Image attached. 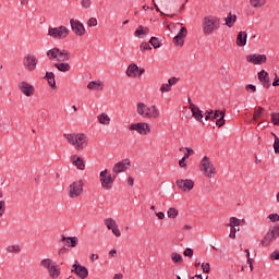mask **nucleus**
I'll list each match as a JSON object with an SVG mask.
<instances>
[{"label":"nucleus","instance_id":"obj_14","mask_svg":"<svg viewBox=\"0 0 279 279\" xmlns=\"http://www.w3.org/2000/svg\"><path fill=\"white\" fill-rule=\"evenodd\" d=\"M104 223H105L106 228L111 230V232L114 236H117V238L121 236V230H119V225L117 223V220H114L113 218H106L104 220Z\"/></svg>","mask_w":279,"mask_h":279},{"label":"nucleus","instance_id":"obj_6","mask_svg":"<svg viewBox=\"0 0 279 279\" xmlns=\"http://www.w3.org/2000/svg\"><path fill=\"white\" fill-rule=\"evenodd\" d=\"M69 28L66 26H59V27H50L48 29V36L54 38L56 40H64L69 36Z\"/></svg>","mask_w":279,"mask_h":279},{"label":"nucleus","instance_id":"obj_7","mask_svg":"<svg viewBox=\"0 0 279 279\" xmlns=\"http://www.w3.org/2000/svg\"><path fill=\"white\" fill-rule=\"evenodd\" d=\"M99 182L105 191H110L114 186V178L112 179V174H108V169L100 171Z\"/></svg>","mask_w":279,"mask_h":279},{"label":"nucleus","instance_id":"obj_42","mask_svg":"<svg viewBox=\"0 0 279 279\" xmlns=\"http://www.w3.org/2000/svg\"><path fill=\"white\" fill-rule=\"evenodd\" d=\"M271 123L274 125H279V113L278 112H272L270 114Z\"/></svg>","mask_w":279,"mask_h":279},{"label":"nucleus","instance_id":"obj_1","mask_svg":"<svg viewBox=\"0 0 279 279\" xmlns=\"http://www.w3.org/2000/svg\"><path fill=\"white\" fill-rule=\"evenodd\" d=\"M46 56L51 62H58L54 63V69L61 73L71 71V64L66 63L71 60V53L69 50H62L58 47H53L47 51Z\"/></svg>","mask_w":279,"mask_h":279},{"label":"nucleus","instance_id":"obj_55","mask_svg":"<svg viewBox=\"0 0 279 279\" xmlns=\"http://www.w3.org/2000/svg\"><path fill=\"white\" fill-rule=\"evenodd\" d=\"M271 260H279V251L276 250L270 254Z\"/></svg>","mask_w":279,"mask_h":279},{"label":"nucleus","instance_id":"obj_19","mask_svg":"<svg viewBox=\"0 0 279 279\" xmlns=\"http://www.w3.org/2000/svg\"><path fill=\"white\" fill-rule=\"evenodd\" d=\"M213 121H216L218 128H223V125H226V112L216 110L213 116Z\"/></svg>","mask_w":279,"mask_h":279},{"label":"nucleus","instance_id":"obj_18","mask_svg":"<svg viewBox=\"0 0 279 279\" xmlns=\"http://www.w3.org/2000/svg\"><path fill=\"white\" fill-rule=\"evenodd\" d=\"M189 34V29L186 27H181L177 36L173 38L174 45L178 47L184 46V39L186 38V35Z\"/></svg>","mask_w":279,"mask_h":279},{"label":"nucleus","instance_id":"obj_47","mask_svg":"<svg viewBox=\"0 0 279 279\" xmlns=\"http://www.w3.org/2000/svg\"><path fill=\"white\" fill-rule=\"evenodd\" d=\"M274 149H275V154H279V137H278V135H275Z\"/></svg>","mask_w":279,"mask_h":279},{"label":"nucleus","instance_id":"obj_63","mask_svg":"<svg viewBox=\"0 0 279 279\" xmlns=\"http://www.w3.org/2000/svg\"><path fill=\"white\" fill-rule=\"evenodd\" d=\"M109 256H112L113 258H117V250L112 248V250L109 252Z\"/></svg>","mask_w":279,"mask_h":279},{"label":"nucleus","instance_id":"obj_49","mask_svg":"<svg viewBox=\"0 0 279 279\" xmlns=\"http://www.w3.org/2000/svg\"><path fill=\"white\" fill-rule=\"evenodd\" d=\"M87 25H88V27H97V19L96 17H90L87 21Z\"/></svg>","mask_w":279,"mask_h":279},{"label":"nucleus","instance_id":"obj_43","mask_svg":"<svg viewBox=\"0 0 279 279\" xmlns=\"http://www.w3.org/2000/svg\"><path fill=\"white\" fill-rule=\"evenodd\" d=\"M81 5L84 10H88L90 5H93V1L90 0H81Z\"/></svg>","mask_w":279,"mask_h":279},{"label":"nucleus","instance_id":"obj_64","mask_svg":"<svg viewBox=\"0 0 279 279\" xmlns=\"http://www.w3.org/2000/svg\"><path fill=\"white\" fill-rule=\"evenodd\" d=\"M113 279H123V274H116Z\"/></svg>","mask_w":279,"mask_h":279},{"label":"nucleus","instance_id":"obj_46","mask_svg":"<svg viewBox=\"0 0 279 279\" xmlns=\"http://www.w3.org/2000/svg\"><path fill=\"white\" fill-rule=\"evenodd\" d=\"M5 215V201H0V219Z\"/></svg>","mask_w":279,"mask_h":279},{"label":"nucleus","instance_id":"obj_39","mask_svg":"<svg viewBox=\"0 0 279 279\" xmlns=\"http://www.w3.org/2000/svg\"><path fill=\"white\" fill-rule=\"evenodd\" d=\"M228 226H229V228H236V227L241 226V220H239V218H236V217H231L229 219Z\"/></svg>","mask_w":279,"mask_h":279},{"label":"nucleus","instance_id":"obj_17","mask_svg":"<svg viewBox=\"0 0 279 279\" xmlns=\"http://www.w3.org/2000/svg\"><path fill=\"white\" fill-rule=\"evenodd\" d=\"M177 186L184 192L193 191V189L195 187V182H193V180L191 179H179L177 180Z\"/></svg>","mask_w":279,"mask_h":279},{"label":"nucleus","instance_id":"obj_9","mask_svg":"<svg viewBox=\"0 0 279 279\" xmlns=\"http://www.w3.org/2000/svg\"><path fill=\"white\" fill-rule=\"evenodd\" d=\"M23 66L28 73H34L38 66V58L32 53L26 54L23 59Z\"/></svg>","mask_w":279,"mask_h":279},{"label":"nucleus","instance_id":"obj_10","mask_svg":"<svg viewBox=\"0 0 279 279\" xmlns=\"http://www.w3.org/2000/svg\"><path fill=\"white\" fill-rule=\"evenodd\" d=\"M132 167V161L130 159L125 158L122 159L121 161L117 162L113 168H112V174L113 178H117L119 173H125L129 169Z\"/></svg>","mask_w":279,"mask_h":279},{"label":"nucleus","instance_id":"obj_11","mask_svg":"<svg viewBox=\"0 0 279 279\" xmlns=\"http://www.w3.org/2000/svg\"><path fill=\"white\" fill-rule=\"evenodd\" d=\"M131 132H137L142 136H147L151 132V129L149 128V123L147 122H137V123H132L129 128Z\"/></svg>","mask_w":279,"mask_h":279},{"label":"nucleus","instance_id":"obj_31","mask_svg":"<svg viewBox=\"0 0 279 279\" xmlns=\"http://www.w3.org/2000/svg\"><path fill=\"white\" fill-rule=\"evenodd\" d=\"M236 23V15H232V13H229L228 16L225 19V25L227 27H233Z\"/></svg>","mask_w":279,"mask_h":279},{"label":"nucleus","instance_id":"obj_41","mask_svg":"<svg viewBox=\"0 0 279 279\" xmlns=\"http://www.w3.org/2000/svg\"><path fill=\"white\" fill-rule=\"evenodd\" d=\"M268 232H270L275 239H278L279 238V225H276L272 228H270L268 230Z\"/></svg>","mask_w":279,"mask_h":279},{"label":"nucleus","instance_id":"obj_21","mask_svg":"<svg viewBox=\"0 0 279 279\" xmlns=\"http://www.w3.org/2000/svg\"><path fill=\"white\" fill-rule=\"evenodd\" d=\"M72 165L76 167L80 171H84L86 169V165L84 163V158L77 156V155H72L71 156Z\"/></svg>","mask_w":279,"mask_h":279},{"label":"nucleus","instance_id":"obj_48","mask_svg":"<svg viewBox=\"0 0 279 279\" xmlns=\"http://www.w3.org/2000/svg\"><path fill=\"white\" fill-rule=\"evenodd\" d=\"M141 51H150L151 46L147 43H142L140 46Z\"/></svg>","mask_w":279,"mask_h":279},{"label":"nucleus","instance_id":"obj_3","mask_svg":"<svg viewBox=\"0 0 279 279\" xmlns=\"http://www.w3.org/2000/svg\"><path fill=\"white\" fill-rule=\"evenodd\" d=\"M221 27V20L215 15H207L202 21V29L205 36H213Z\"/></svg>","mask_w":279,"mask_h":279},{"label":"nucleus","instance_id":"obj_57","mask_svg":"<svg viewBox=\"0 0 279 279\" xmlns=\"http://www.w3.org/2000/svg\"><path fill=\"white\" fill-rule=\"evenodd\" d=\"M186 158L185 157H182L180 160H179V166L182 168V169H186Z\"/></svg>","mask_w":279,"mask_h":279},{"label":"nucleus","instance_id":"obj_4","mask_svg":"<svg viewBox=\"0 0 279 279\" xmlns=\"http://www.w3.org/2000/svg\"><path fill=\"white\" fill-rule=\"evenodd\" d=\"M136 112L142 119H158L160 117V111L156 105L149 107L145 102L136 104Z\"/></svg>","mask_w":279,"mask_h":279},{"label":"nucleus","instance_id":"obj_56","mask_svg":"<svg viewBox=\"0 0 279 279\" xmlns=\"http://www.w3.org/2000/svg\"><path fill=\"white\" fill-rule=\"evenodd\" d=\"M213 116H214L213 110L206 111V112H205V121H210V119H211V121H213Z\"/></svg>","mask_w":279,"mask_h":279},{"label":"nucleus","instance_id":"obj_12","mask_svg":"<svg viewBox=\"0 0 279 279\" xmlns=\"http://www.w3.org/2000/svg\"><path fill=\"white\" fill-rule=\"evenodd\" d=\"M17 88L25 97H33V95L36 93V88L34 87V85L29 84L26 81L20 82Z\"/></svg>","mask_w":279,"mask_h":279},{"label":"nucleus","instance_id":"obj_29","mask_svg":"<svg viewBox=\"0 0 279 279\" xmlns=\"http://www.w3.org/2000/svg\"><path fill=\"white\" fill-rule=\"evenodd\" d=\"M45 80L51 88H56V74L53 72H46Z\"/></svg>","mask_w":279,"mask_h":279},{"label":"nucleus","instance_id":"obj_44","mask_svg":"<svg viewBox=\"0 0 279 279\" xmlns=\"http://www.w3.org/2000/svg\"><path fill=\"white\" fill-rule=\"evenodd\" d=\"M186 153L184 154L183 157H185V159L189 160V158H191V156H193V154H195V150H193V148L191 147H185Z\"/></svg>","mask_w":279,"mask_h":279},{"label":"nucleus","instance_id":"obj_28","mask_svg":"<svg viewBox=\"0 0 279 279\" xmlns=\"http://www.w3.org/2000/svg\"><path fill=\"white\" fill-rule=\"evenodd\" d=\"M60 241H61V243L64 241L66 243H70L69 247H77V241H78L77 236H68L66 238L63 235Z\"/></svg>","mask_w":279,"mask_h":279},{"label":"nucleus","instance_id":"obj_13","mask_svg":"<svg viewBox=\"0 0 279 279\" xmlns=\"http://www.w3.org/2000/svg\"><path fill=\"white\" fill-rule=\"evenodd\" d=\"M70 25L72 32L76 34V36H84L86 34V27H84V24L80 22L78 20H70Z\"/></svg>","mask_w":279,"mask_h":279},{"label":"nucleus","instance_id":"obj_38","mask_svg":"<svg viewBox=\"0 0 279 279\" xmlns=\"http://www.w3.org/2000/svg\"><path fill=\"white\" fill-rule=\"evenodd\" d=\"M267 3V0H250L252 8H263Z\"/></svg>","mask_w":279,"mask_h":279},{"label":"nucleus","instance_id":"obj_50","mask_svg":"<svg viewBox=\"0 0 279 279\" xmlns=\"http://www.w3.org/2000/svg\"><path fill=\"white\" fill-rule=\"evenodd\" d=\"M183 255L186 256L187 258H193V248L187 247L184 250Z\"/></svg>","mask_w":279,"mask_h":279},{"label":"nucleus","instance_id":"obj_23","mask_svg":"<svg viewBox=\"0 0 279 279\" xmlns=\"http://www.w3.org/2000/svg\"><path fill=\"white\" fill-rule=\"evenodd\" d=\"M128 77H138V65L136 63H132L126 69Z\"/></svg>","mask_w":279,"mask_h":279},{"label":"nucleus","instance_id":"obj_53","mask_svg":"<svg viewBox=\"0 0 279 279\" xmlns=\"http://www.w3.org/2000/svg\"><path fill=\"white\" fill-rule=\"evenodd\" d=\"M245 90H246L247 93H256V85H254V84H248V85L245 86Z\"/></svg>","mask_w":279,"mask_h":279},{"label":"nucleus","instance_id":"obj_59","mask_svg":"<svg viewBox=\"0 0 279 279\" xmlns=\"http://www.w3.org/2000/svg\"><path fill=\"white\" fill-rule=\"evenodd\" d=\"M272 86H279V77L278 74L275 73V80L272 82Z\"/></svg>","mask_w":279,"mask_h":279},{"label":"nucleus","instance_id":"obj_5","mask_svg":"<svg viewBox=\"0 0 279 279\" xmlns=\"http://www.w3.org/2000/svg\"><path fill=\"white\" fill-rule=\"evenodd\" d=\"M199 168L204 175H206V178L210 179L217 175L215 165H213V161H210V158L208 156H204L202 158Z\"/></svg>","mask_w":279,"mask_h":279},{"label":"nucleus","instance_id":"obj_40","mask_svg":"<svg viewBox=\"0 0 279 279\" xmlns=\"http://www.w3.org/2000/svg\"><path fill=\"white\" fill-rule=\"evenodd\" d=\"M149 44L151 47H154V49H160V39H158V37H151L149 39Z\"/></svg>","mask_w":279,"mask_h":279},{"label":"nucleus","instance_id":"obj_54","mask_svg":"<svg viewBox=\"0 0 279 279\" xmlns=\"http://www.w3.org/2000/svg\"><path fill=\"white\" fill-rule=\"evenodd\" d=\"M178 82H180V78L172 76L171 78L168 80V84L169 86H175V84H178Z\"/></svg>","mask_w":279,"mask_h":279},{"label":"nucleus","instance_id":"obj_20","mask_svg":"<svg viewBox=\"0 0 279 279\" xmlns=\"http://www.w3.org/2000/svg\"><path fill=\"white\" fill-rule=\"evenodd\" d=\"M257 76L264 88H269L271 86V80L269 78V73H267V71L262 70L257 73Z\"/></svg>","mask_w":279,"mask_h":279},{"label":"nucleus","instance_id":"obj_52","mask_svg":"<svg viewBox=\"0 0 279 279\" xmlns=\"http://www.w3.org/2000/svg\"><path fill=\"white\" fill-rule=\"evenodd\" d=\"M268 219H269L272 223H276V221H279V215H278V214H270V215H268Z\"/></svg>","mask_w":279,"mask_h":279},{"label":"nucleus","instance_id":"obj_27","mask_svg":"<svg viewBox=\"0 0 279 279\" xmlns=\"http://www.w3.org/2000/svg\"><path fill=\"white\" fill-rule=\"evenodd\" d=\"M48 274L50 278H53V279L60 278V268H58V265H56V263H53L52 266L48 268Z\"/></svg>","mask_w":279,"mask_h":279},{"label":"nucleus","instance_id":"obj_35","mask_svg":"<svg viewBox=\"0 0 279 279\" xmlns=\"http://www.w3.org/2000/svg\"><path fill=\"white\" fill-rule=\"evenodd\" d=\"M53 266V260L51 258H44L40 262V267H44V269L49 270Z\"/></svg>","mask_w":279,"mask_h":279},{"label":"nucleus","instance_id":"obj_24","mask_svg":"<svg viewBox=\"0 0 279 279\" xmlns=\"http://www.w3.org/2000/svg\"><path fill=\"white\" fill-rule=\"evenodd\" d=\"M236 45L238 47H245V45H247V33L242 31L238 34Z\"/></svg>","mask_w":279,"mask_h":279},{"label":"nucleus","instance_id":"obj_37","mask_svg":"<svg viewBox=\"0 0 279 279\" xmlns=\"http://www.w3.org/2000/svg\"><path fill=\"white\" fill-rule=\"evenodd\" d=\"M180 215V211L175 209L174 207H170L167 211V216L169 219H175Z\"/></svg>","mask_w":279,"mask_h":279},{"label":"nucleus","instance_id":"obj_32","mask_svg":"<svg viewBox=\"0 0 279 279\" xmlns=\"http://www.w3.org/2000/svg\"><path fill=\"white\" fill-rule=\"evenodd\" d=\"M97 119L100 125H110V117L107 113H100Z\"/></svg>","mask_w":279,"mask_h":279},{"label":"nucleus","instance_id":"obj_51","mask_svg":"<svg viewBox=\"0 0 279 279\" xmlns=\"http://www.w3.org/2000/svg\"><path fill=\"white\" fill-rule=\"evenodd\" d=\"M202 270L204 274H210V264L206 263V264H202Z\"/></svg>","mask_w":279,"mask_h":279},{"label":"nucleus","instance_id":"obj_22","mask_svg":"<svg viewBox=\"0 0 279 279\" xmlns=\"http://www.w3.org/2000/svg\"><path fill=\"white\" fill-rule=\"evenodd\" d=\"M191 112H192V117L194 119H196V121H201V123L203 122L204 119V114L202 113V109H199V107H197L195 104H191Z\"/></svg>","mask_w":279,"mask_h":279},{"label":"nucleus","instance_id":"obj_61","mask_svg":"<svg viewBox=\"0 0 279 279\" xmlns=\"http://www.w3.org/2000/svg\"><path fill=\"white\" fill-rule=\"evenodd\" d=\"M160 93H169V89H167V85L166 84H162L160 86Z\"/></svg>","mask_w":279,"mask_h":279},{"label":"nucleus","instance_id":"obj_8","mask_svg":"<svg viewBox=\"0 0 279 279\" xmlns=\"http://www.w3.org/2000/svg\"><path fill=\"white\" fill-rule=\"evenodd\" d=\"M84 192V182L82 180L74 181L72 184H70L68 189L69 197L71 199H75V197H80L82 193Z\"/></svg>","mask_w":279,"mask_h":279},{"label":"nucleus","instance_id":"obj_16","mask_svg":"<svg viewBox=\"0 0 279 279\" xmlns=\"http://www.w3.org/2000/svg\"><path fill=\"white\" fill-rule=\"evenodd\" d=\"M246 62H250L251 64H265L267 62V56L266 54H258V53H252L246 56Z\"/></svg>","mask_w":279,"mask_h":279},{"label":"nucleus","instance_id":"obj_62","mask_svg":"<svg viewBox=\"0 0 279 279\" xmlns=\"http://www.w3.org/2000/svg\"><path fill=\"white\" fill-rule=\"evenodd\" d=\"M128 184H129V186H134V178L129 177L128 178Z\"/></svg>","mask_w":279,"mask_h":279},{"label":"nucleus","instance_id":"obj_36","mask_svg":"<svg viewBox=\"0 0 279 279\" xmlns=\"http://www.w3.org/2000/svg\"><path fill=\"white\" fill-rule=\"evenodd\" d=\"M263 112H265V108L258 107L255 109L254 114H253V121H258L260 117H263Z\"/></svg>","mask_w":279,"mask_h":279},{"label":"nucleus","instance_id":"obj_25","mask_svg":"<svg viewBox=\"0 0 279 279\" xmlns=\"http://www.w3.org/2000/svg\"><path fill=\"white\" fill-rule=\"evenodd\" d=\"M88 90H104V83L101 81H92L87 84Z\"/></svg>","mask_w":279,"mask_h":279},{"label":"nucleus","instance_id":"obj_33","mask_svg":"<svg viewBox=\"0 0 279 279\" xmlns=\"http://www.w3.org/2000/svg\"><path fill=\"white\" fill-rule=\"evenodd\" d=\"M5 251L9 253V254H21V245L19 244H12V245H9L7 246Z\"/></svg>","mask_w":279,"mask_h":279},{"label":"nucleus","instance_id":"obj_30","mask_svg":"<svg viewBox=\"0 0 279 279\" xmlns=\"http://www.w3.org/2000/svg\"><path fill=\"white\" fill-rule=\"evenodd\" d=\"M170 257L174 265H182V263H184V258L180 255V253L173 252L170 254Z\"/></svg>","mask_w":279,"mask_h":279},{"label":"nucleus","instance_id":"obj_15","mask_svg":"<svg viewBox=\"0 0 279 279\" xmlns=\"http://www.w3.org/2000/svg\"><path fill=\"white\" fill-rule=\"evenodd\" d=\"M71 271L81 279L88 278V268L82 266L81 264H73Z\"/></svg>","mask_w":279,"mask_h":279},{"label":"nucleus","instance_id":"obj_60","mask_svg":"<svg viewBox=\"0 0 279 279\" xmlns=\"http://www.w3.org/2000/svg\"><path fill=\"white\" fill-rule=\"evenodd\" d=\"M156 217H158V219L162 220V219H165V213L158 211V213H156Z\"/></svg>","mask_w":279,"mask_h":279},{"label":"nucleus","instance_id":"obj_26","mask_svg":"<svg viewBox=\"0 0 279 279\" xmlns=\"http://www.w3.org/2000/svg\"><path fill=\"white\" fill-rule=\"evenodd\" d=\"M277 238H275L270 231H268L265 236L262 240V245L263 247H269V245H271L272 241H276Z\"/></svg>","mask_w":279,"mask_h":279},{"label":"nucleus","instance_id":"obj_34","mask_svg":"<svg viewBox=\"0 0 279 279\" xmlns=\"http://www.w3.org/2000/svg\"><path fill=\"white\" fill-rule=\"evenodd\" d=\"M147 34H149V28L143 27V25H140L135 31V36H147Z\"/></svg>","mask_w":279,"mask_h":279},{"label":"nucleus","instance_id":"obj_58","mask_svg":"<svg viewBox=\"0 0 279 279\" xmlns=\"http://www.w3.org/2000/svg\"><path fill=\"white\" fill-rule=\"evenodd\" d=\"M64 254H66V247L63 246L58 251V256H64Z\"/></svg>","mask_w":279,"mask_h":279},{"label":"nucleus","instance_id":"obj_45","mask_svg":"<svg viewBox=\"0 0 279 279\" xmlns=\"http://www.w3.org/2000/svg\"><path fill=\"white\" fill-rule=\"evenodd\" d=\"M239 228L236 229V227H231L230 229V233H229V238L230 239H236V232H239Z\"/></svg>","mask_w":279,"mask_h":279},{"label":"nucleus","instance_id":"obj_2","mask_svg":"<svg viewBox=\"0 0 279 279\" xmlns=\"http://www.w3.org/2000/svg\"><path fill=\"white\" fill-rule=\"evenodd\" d=\"M69 145H72L76 151H82L88 147V137L84 133H69L63 135Z\"/></svg>","mask_w":279,"mask_h":279}]
</instances>
